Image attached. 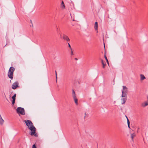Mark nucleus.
<instances>
[{"instance_id": "18", "label": "nucleus", "mask_w": 148, "mask_h": 148, "mask_svg": "<svg viewBox=\"0 0 148 148\" xmlns=\"http://www.w3.org/2000/svg\"><path fill=\"white\" fill-rule=\"evenodd\" d=\"M104 57H105V59H106V62H107V63L108 64H109V62H108V59H107V57H106V56L105 55V56H104Z\"/></svg>"}, {"instance_id": "7", "label": "nucleus", "mask_w": 148, "mask_h": 148, "mask_svg": "<svg viewBox=\"0 0 148 148\" xmlns=\"http://www.w3.org/2000/svg\"><path fill=\"white\" fill-rule=\"evenodd\" d=\"M123 98H122L121 99V104H124L127 100V98L126 97H122Z\"/></svg>"}, {"instance_id": "5", "label": "nucleus", "mask_w": 148, "mask_h": 148, "mask_svg": "<svg viewBox=\"0 0 148 148\" xmlns=\"http://www.w3.org/2000/svg\"><path fill=\"white\" fill-rule=\"evenodd\" d=\"M24 122L26 124L27 126L29 128L30 126H32L33 125V124L32 121L28 120H25Z\"/></svg>"}, {"instance_id": "26", "label": "nucleus", "mask_w": 148, "mask_h": 148, "mask_svg": "<svg viewBox=\"0 0 148 148\" xmlns=\"http://www.w3.org/2000/svg\"><path fill=\"white\" fill-rule=\"evenodd\" d=\"M75 60H77V58H75Z\"/></svg>"}, {"instance_id": "23", "label": "nucleus", "mask_w": 148, "mask_h": 148, "mask_svg": "<svg viewBox=\"0 0 148 148\" xmlns=\"http://www.w3.org/2000/svg\"><path fill=\"white\" fill-rule=\"evenodd\" d=\"M71 50V55H74V54L73 53V52L72 50Z\"/></svg>"}, {"instance_id": "10", "label": "nucleus", "mask_w": 148, "mask_h": 148, "mask_svg": "<svg viewBox=\"0 0 148 148\" xmlns=\"http://www.w3.org/2000/svg\"><path fill=\"white\" fill-rule=\"evenodd\" d=\"M140 80L141 81H143L146 78L144 75L143 74H140Z\"/></svg>"}, {"instance_id": "6", "label": "nucleus", "mask_w": 148, "mask_h": 148, "mask_svg": "<svg viewBox=\"0 0 148 148\" xmlns=\"http://www.w3.org/2000/svg\"><path fill=\"white\" fill-rule=\"evenodd\" d=\"M18 82H16L12 84V88L13 89H16L17 87H18Z\"/></svg>"}, {"instance_id": "21", "label": "nucleus", "mask_w": 148, "mask_h": 148, "mask_svg": "<svg viewBox=\"0 0 148 148\" xmlns=\"http://www.w3.org/2000/svg\"><path fill=\"white\" fill-rule=\"evenodd\" d=\"M56 81H57V73H56Z\"/></svg>"}, {"instance_id": "12", "label": "nucleus", "mask_w": 148, "mask_h": 148, "mask_svg": "<svg viewBox=\"0 0 148 148\" xmlns=\"http://www.w3.org/2000/svg\"><path fill=\"white\" fill-rule=\"evenodd\" d=\"M72 95L73 98H75V97H76L75 92L73 90H72Z\"/></svg>"}, {"instance_id": "8", "label": "nucleus", "mask_w": 148, "mask_h": 148, "mask_svg": "<svg viewBox=\"0 0 148 148\" xmlns=\"http://www.w3.org/2000/svg\"><path fill=\"white\" fill-rule=\"evenodd\" d=\"M63 38L64 40H65L67 41H69L70 40L68 37L66 35L64 34L63 36Z\"/></svg>"}, {"instance_id": "3", "label": "nucleus", "mask_w": 148, "mask_h": 148, "mask_svg": "<svg viewBox=\"0 0 148 148\" xmlns=\"http://www.w3.org/2000/svg\"><path fill=\"white\" fill-rule=\"evenodd\" d=\"M123 89L122 91V97H125L127 94V88L125 86H123Z\"/></svg>"}, {"instance_id": "1", "label": "nucleus", "mask_w": 148, "mask_h": 148, "mask_svg": "<svg viewBox=\"0 0 148 148\" xmlns=\"http://www.w3.org/2000/svg\"><path fill=\"white\" fill-rule=\"evenodd\" d=\"M15 70L14 68L13 67H11L8 71V76L9 78L12 79L13 78V72Z\"/></svg>"}, {"instance_id": "4", "label": "nucleus", "mask_w": 148, "mask_h": 148, "mask_svg": "<svg viewBox=\"0 0 148 148\" xmlns=\"http://www.w3.org/2000/svg\"><path fill=\"white\" fill-rule=\"evenodd\" d=\"M16 111L18 114L20 113L22 115L25 114L24 110L23 108L18 107L16 109Z\"/></svg>"}, {"instance_id": "16", "label": "nucleus", "mask_w": 148, "mask_h": 148, "mask_svg": "<svg viewBox=\"0 0 148 148\" xmlns=\"http://www.w3.org/2000/svg\"><path fill=\"white\" fill-rule=\"evenodd\" d=\"M127 125L128 126V127L129 128H130V122L127 117Z\"/></svg>"}, {"instance_id": "25", "label": "nucleus", "mask_w": 148, "mask_h": 148, "mask_svg": "<svg viewBox=\"0 0 148 148\" xmlns=\"http://www.w3.org/2000/svg\"><path fill=\"white\" fill-rule=\"evenodd\" d=\"M86 116V113H85V116H84V118L85 119V117Z\"/></svg>"}, {"instance_id": "9", "label": "nucleus", "mask_w": 148, "mask_h": 148, "mask_svg": "<svg viewBox=\"0 0 148 148\" xmlns=\"http://www.w3.org/2000/svg\"><path fill=\"white\" fill-rule=\"evenodd\" d=\"M61 7L62 8V9H64L65 8V6L64 3V2L63 1H62L61 4Z\"/></svg>"}, {"instance_id": "17", "label": "nucleus", "mask_w": 148, "mask_h": 148, "mask_svg": "<svg viewBox=\"0 0 148 148\" xmlns=\"http://www.w3.org/2000/svg\"><path fill=\"white\" fill-rule=\"evenodd\" d=\"M16 94H15L12 97V99L15 100L16 99Z\"/></svg>"}, {"instance_id": "14", "label": "nucleus", "mask_w": 148, "mask_h": 148, "mask_svg": "<svg viewBox=\"0 0 148 148\" xmlns=\"http://www.w3.org/2000/svg\"><path fill=\"white\" fill-rule=\"evenodd\" d=\"M135 136H136V134L135 133H133V134H131V137L133 140V138H134V137H135Z\"/></svg>"}, {"instance_id": "22", "label": "nucleus", "mask_w": 148, "mask_h": 148, "mask_svg": "<svg viewBox=\"0 0 148 148\" xmlns=\"http://www.w3.org/2000/svg\"><path fill=\"white\" fill-rule=\"evenodd\" d=\"M32 148H36L35 145H33V146H32Z\"/></svg>"}, {"instance_id": "13", "label": "nucleus", "mask_w": 148, "mask_h": 148, "mask_svg": "<svg viewBox=\"0 0 148 148\" xmlns=\"http://www.w3.org/2000/svg\"><path fill=\"white\" fill-rule=\"evenodd\" d=\"M75 102V104L77 105L78 104V100L77 99V98L76 97H75V98H73Z\"/></svg>"}, {"instance_id": "20", "label": "nucleus", "mask_w": 148, "mask_h": 148, "mask_svg": "<svg viewBox=\"0 0 148 148\" xmlns=\"http://www.w3.org/2000/svg\"><path fill=\"white\" fill-rule=\"evenodd\" d=\"M68 46H69V47L70 48V49L71 50H72V48L71 47V45H70V44L69 43H68Z\"/></svg>"}, {"instance_id": "15", "label": "nucleus", "mask_w": 148, "mask_h": 148, "mask_svg": "<svg viewBox=\"0 0 148 148\" xmlns=\"http://www.w3.org/2000/svg\"><path fill=\"white\" fill-rule=\"evenodd\" d=\"M101 63H102V64L103 65V67L104 68H105V66L106 65V64H104V62H103V60L101 59Z\"/></svg>"}, {"instance_id": "2", "label": "nucleus", "mask_w": 148, "mask_h": 148, "mask_svg": "<svg viewBox=\"0 0 148 148\" xmlns=\"http://www.w3.org/2000/svg\"><path fill=\"white\" fill-rule=\"evenodd\" d=\"M31 131L30 133V135L32 136L34 135L35 136H37V135L36 134V128L34 125L32 126H30L28 128Z\"/></svg>"}, {"instance_id": "19", "label": "nucleus", "mask_w": 148, "mask_h": 148, "mask_svg": "<svg viewBox=\"0 0 148 148\" xmlns=\"http://www.w3.org/2000/svg\"><path fill=\"white\" fill-rule=\"evenodd\" d=\"M15 100L13 99L12 103L13 105L15 103Z\"/></svg>"}, {"instance_id": "11", "label": "nucleus", "mask_w": 148, "mask_h": 148, "mask_svg": "<svg viewBox=\"0 0 148 148\" xmlns=\"http://www.w3.org/2000/svg\"><path fill=\"white\" fill-rule=\"evenodd\" d=\"M98 27V23L96 22L95 23L94 28L95 30H97Z\"/></svg>"}, {"instance_id": "24", "label": "nucleus", "mask_w": 148, "mask_h": 148, "mask_svg": "<svg viewBox=\"0 0 148 148\" xmlns=\"http://www.w3.org/2000/svg\"><path fill=\"white\" fill-rule=\"evenodd\" d=\"M147 105H148V103H145V105L144 106H147Z\"/></svg>"}]
</instances>
